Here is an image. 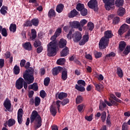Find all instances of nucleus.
<instances>
[{
	"label": "nucleus",
	"mask_w": 130,
	"mask_h": 130,
	"mask_svg": "<svg viewBox=\"0 0 130 130\" xmlns=\"http://www.w3.org/2000/svg\"><path fill=\"white\" fill-rule=\"evenodd\" d=\"M61 33V28L60 27H58L54 35L52 36L50 38V40H52V42H50L47 45V55L48 56H55L56 55V48H57V44L55 40Z\"/></svg>",
	"instance_id": "obj_1"
},
{
	"label": "nucleus",
	"mask_w": 130,
	"mask_h": 130,
	"mask_svg": "<svg viewBox=\"0 0 130 130\" xmlns=\"http://www.w3.org/2000/svg\"><path fill=\"white\" fill-rule=\"evenodd\" d=\"M33 122L35 124L34 127L36 129L39 128L42 125V120L41 117L36 111H34L30 116V123H33Z\"/></svg>",
	"instance_id": "obj_2"
},
{
	"label": "nucleus",
	"mask_w": 130,
	"mask_h": 130,
	"mask_svg": "<svg viewBox=\"0 0 130 130\" xmlns=\"http://www.w3.org/2000/svg\"><path fill=\"white\" fill-rule=\"evenodd\" d=\"M74 31V29H71L69 34L67 35V38L68 39L73 38L74 42H79L82 39V34L79 31H76L73 35Z\"/></svg>",
	"instance_id": "obj_3"
},
{
	"label": "nucleus",
	"mask_w": 130,
	"mask_h": 130,
	"mask_svg": "<svg viewBox=\"0 0 130 130\" xmlns=\"http://www.w3.org/2000/svg\"><path fill=\"white\" fill-rule=\"evenodd\" d=\"M33 74V71H26L23 74V78L28 84H32L34 82V76Z\"/></svg>",
	"instance_id": "obj_4"
},
{
	"label": "nucleus",
	"mask_w": 130,
	"mask_h": 130,
	"mask_svg": "<svg viewBox=\"0 0 130 130\" xmlns=\"http://www.w3.org/2000/svg\"><path fill=\"white\" fill-rule=\"evenodd\" d=\"M109 101H110V102L106 100H105V103L101 101L99 107L100 110H101V111H103V110H104L105 107H106V104H107L108 106H112V105H118V104L117 103V102H116V101H114L110 99H109Z\"/></svg>",
	"instance_id": "obj_5"
},
{
	"label": "nucleus",
	"mask_w": 130,
	"mask_h": 130,
	"mask_svg": "<svg viewBox=\"0 0 130 130\" xmlns=\"http://www.w3.org/2000/svg\"><path fill=\"white\" fill-rule=\"evenodd\" d=\"M109 40L105 38V37H102L100 40L99 46L100 49H105L107 46H108V43Z\"/></svg>",
	"instance_id": "obj_6"
},
{
	"label": "nucleus",
	"mask_w": 130,
	"mask_h": 130,
	"mask_svg": "<svg viewBox=\"0 0 130 130\" xmlns=\"http://www.w3.org/2000/svg\"><path fill=\"white\" fill-rule=\"evenodd\" d=\"M105 8L107 11L114 9V0H103Z\"/></svg>",
	"instance_id": "obj_7"
},
{
	"label": "nucleus",
	"mask_w": 130,
	"mask_h": 130,
	"mask_svg": "<svg viewBox=\"0 0 130 130\" xmlns=\"http://www.w3.org/2000/svg\"><path fill=\"white\" fill-rule=\"evenodd\" d=\"M88 7L96 12L98 10V2L96 0H90L88 3Z\"/></svg>",
	"instance_id": "obj_8"
},
{
	"label": "nucleus",
	"mask_w": 130,
	"mask_h": 130,
	"mask_svg": "<svg viewBox=\"0 0 130 130\" xmlns=\"http://www.w3.org/2000/svg\"><path fill=\"white\" fill-rule=\"evenodd\" d=\"M24 86V79L20 77L15 83V87L17 89V90H21L22 88H23Z\"/></svg>",
	"instance_id": "obj_9"
},
{
	"label": "nucleus",
	"mask_w": 130,
	"mask_h": 130,
	"mask_svg": "<svg viewBox=\"0 0 130 130\" xmlns=\"http://www.w3.org/2000/svg\"><path fill=\"white\" fill-rule=\"evenodd\" d=\"M70 26L71 28H75L76 29H78L79 31H82L83 28L82 26L80 25V22L77 21H74L70 22Z\"/></svg>",
	"instance_id": "obj_10"
},
{
	"label": "nucleus",
	"mask_w": 130,
	"mask_h": 130,
	"mask_svg": "<svg viewBox=\"0 0 130 130\" xmlns=\"http://www.w3.org/2000/svg\"><path fill=\"white\" fill-rule=\"evenodd\" d=\"M23 109L20 108L18 110L17 113V119L18 123L21 124L23 121Z\"/></svg>",
	"instance_id": "obj_11"
},
{
	"label": "nucleus",
	"mask_w": 130,
	"mask_h": 130,
	"mask_svg": "<svg viewBox=\"0 0 130 130\" xmlns=\"http://www.w3.org/2000/svg\"><path fill=\"white\" fill-rule=\"evenodd\" d=\"M89 41V34H86L83 37V39L81 41L79 42L80 45H84L86 42Z\"/></svg>",
	"instance_id": "obj_12"
},
{
	"label": "nucleus",
	"mask_w": 130,
	"mask_h": 130,
	"mask_svg": "<svg viewBox=\"0 0 130 130\" xmlns=\"http://www.w3.org/2000/svg\"><path fill=\"white\" fill-rule=\"evenodd\" d=\"M63 71V68L60 67H56L52 70V74L54 76H56L58 74H59L60 72Z\"/></svg>",
	"instance_id": "obj_13"
},
{
	"label": "nucleus",
	"mask_w": 130,
	"mask_h": 130,
	"mask_svg": "<svg viewBox=\"0 0 130 130\" xmlns=\"http://www.w3.org/2000/svg\"><path fill=\"white\" fill-rule=\"evenodd\" d=\"M68 97V93L64 92L57 93L56 94V98H58L60 100H62L63 98Z\"/></svg>",
	"instance_id": "obj_14"
},
{
	"label": "nucleus",
	"mask_w": 130,
	"mask_h": 130,
	"mask_svg": "<svg viewBox=\"0 0 130 130\" xmlns=\"http://www.w3.org/2000/svg\"><path fill=\"white\" fill-rule=\"evenodd\" d=\"M4 105L6 109L9 111L10 109H11V101H10L9 99H6V100L4 103Z\"/></svg>",
	"instance_id": "obj_15"
},
{
	"label": "nucleus",
	"mask_w": 130,
	"mask_h": 130,
	"mask_svg": "<svg viewBox=\"0 0 130 130\" xmlns=\"http://www.w3.org/2000/svg\"><path fill=\"white\" fill-rule=\"evenodd\" d=\"M113 36V35L111 30H107L105 32V36L103 37H105L106 39H108V40H109V39L112 38Z\"/></svg>",
	"instance_id": "obj_16"
},
{
	"label": "nucleus",
	"mask_w": 130,
	"mask_h": 130,
	"mask_svg": "<svg viewBox=\"0 0 130 130\" xmlns=\"http://www.w3.org/2000/svg\"><path fill=\"white\" fill-rule=\"evenodd\" d=\"M126 46V43L124 41H121L119 45V49L120 51H123L125 49Z\"/></svg>",
	"instance_id": "obj_17"
},
{
	"label": "nucleus",
	"mask_w": 130,
	"mask_h": 130,
	"mask_svg": "<svg viewBox=\"0 0 130 130\" xmlns=\"http://www.w3.org/2000/svg\"><path fill=\"white\" fill-rule=\"evenodd\" d=\"M69 48L66 47L64 49L62 50L60 52V56L61 57H64V56H67L69 54Z\"/></svg>",
	"instance_id": "obj_18"
},
{
	"label": "nucleus",
	"mask_w": 130,
	"mask_h": 130,
	"mask_svg": "<svg viewBox=\"0 0 130 130\" xmlns=\"http://www.w3.org/2000/svg\"><path fill=\"white\" fill-rule=\"evenodd\" d=\"M61 79L63 81H66L68 79V71L66 69H63L62 71Z\"/></svg>",
	"instance_id": "obj_19"
},
{
	"label": "nucleus",
	"mask_w": 130,
	"mask_h": 130,
	"mask_svg": "<svg viewBox=\"0 0 130 130\" xmlns=\"http://www.w3.org/2000/svg\"><path fill=\"white\" fill-rule=\"evenodd\" d=\"M23 46L24 47V49H26V50H32V45H31V43L30 42H26L25 43Z\"/></svg>",
	"instance_id": "obj_20"
},
{
	"label": "nucleus",
	"mask_w": 130,
	"mask_h": 130,
	"mask_svg": "<svg viewBox=\"0 0 130 130\" xmlns=\"http://www.w3.org/2000/svg\"><path fill=\"white\" fill-rule=\"evenodd\" d=\"M116 55V54L113 52H111L110 53L107 54L105 56L106 59H108L109 60V59H112L113 57H114Z\"/></svg>",
	"instance_id": "obj_21"
},
{
	"label": "nucleus",
	"mask_w": 130,
	"mask_h": 130,
	"mask_svg": "<svg viewBox=\"0 0 130 130\" xmlns=\"http://www.w3.org/2000/svg\"><path fill=\"white\" fill-rule=\"evenodd\" d=\"M67 45V40L63 39H61L59 42V46L60 48H63Z\"/></svg>",
	"instance_id": "obj_22"
},
{
	"label": "nucleus",
	"mask_w": 130,
	"mask_h": 130,
	"mask_svg": "<svg viewBox=\"0 0 130 130\" xmlns=\"http://www.w3.org/2000/svg\"><path fill=\"white\" fill-rule=\"evenodd\" d=\"M77 15H78V12H77V10H76L75 9H73L70 12V13H69L68 17L69 18H74L76 17Z\"/></svg>",
	"instance_id": "obj_23"
},
{
	"label": "nucleus",
	"mask_w": 130,
	"mask_h": 130,
	"mask_svg": "<svg viewBox=\"0 0 130 130\" xmlns=\"http://www.w3.org/2000/svg\"><path fill=\"white\" fill-rule=\"evenodd\" d=\"M125 13V9L122 7L119 8L117 11V14L118 16H120L121 17H122L123 15H124Z\"/></svg>",
	"instance_id": "obj_24"
},
{
	"label": "nucleus",
	"mask_w": 130,
	"mask_h": 130,
	"mask_svg": "<svg viewBox=\"0 0 130 130\" xmlns=\"http://www.w3.org/2000/svg\"><path fill=\"white\" fill-rule=\"evenodd\" d=\"M28 89L37 91L38 90V85L36 83H33V84L29 85Z\"/></svg>",
	"instance_id": "obj_25"
},
{
	"label": "nucleus",
	"mask_w": 130,
	"mask_h": 130,
	"mask_svg": "<svg viewBox=\"0 0 130 130\" xmlns=\"http://www.w3.org/2000/svg\"><path fill=\"white\" fill-rule=\"evenodd\" d=\"M123 3H124V0H116L115 5L116 7H122V6H123Z\"/></svg>",
	"instance_id": "obj_26"
},
{
	"label": "nucleus",
	"mask_w": 130,
	"mask_h": 130,
	"mask_svg": "<svg viewBox=\"0 0 130 130\" xmlns=\"http://www.w3.org/2000/svg\"><path fill=\"white\" fill-rule=\"evenodd\" d=\"M64 6L62 4H59L57 6L56 8V11L57 13H60L62 11H63Z\"/></svg>",
	"instance_id": "obj_27"
},
{
	"label": "nucleus",
	"mask_w": 130,
	"mask_h": 130,
	"mask_svg": "<svg viewBox=\"0 0 130 130\" xmlns=\"http://www.w3.org/2000/svg\"><path fill=\"white\" fill-rule=\"evenodd\" d=\"M50 112L51 113V114H52V115L53 116H55V115H56V107L52 106L50 109Z\"/></svg>",
	"instance_id": "obj_28"
},
{
	"label": "nucleus",
	"mask_w": 130,
	"mask_h": 130,
	"mask_svg": "<svg viewBox=\"0 0 130 130\" xmlns=\"http://www.w3.org/2000/svg\"><path fill=\"white\" fill-rule=\"evenodd\" d=\"M7 11H8V7L7 6H3L1 8L0 12L2 15H6L7 13Z\"/></svg>",
	"instance_id": "obj_29"
},
{
	"label": "nucleus",
	"mask_w": 130,
	"mask_h": 130,
	"mask_svg": "<svg viewBox=\"0 0 130 130\" xmlns=\"http://www.w3.org/2000/svg\"><path fill=\"white\" fill-rule=\"evenodd\" d=\"M10 31L13 32V33L15 32L16 30H17V25L15 24H11L9 27Z\"/></svg>",
	"instance_id": "obj_30"
},
{
	"label": "nucleus",
	"mask_w": 130,
	"mask_h": 130,
	"mask_svg": "<svg viewBox=\"0 0 130 130\" xmlns=\"http://www.w3.org/2000/svg\"><path fill=\"white\" fill-rule=\"evenodd\" d=\"M64 62H66V59L64 58H59L57 60V64H59V66L64 64Z\"/></svg>",
	"instance_id": "obj_31"
},
{
	"label": "nucleus",
	"mask_w": 130,
	"mask_h": 130,
	"mask_svg": "<svg viewBox=\"0 0 130 130\" xmlns=\"http://www.w3.org/2000/svg\"><path fill=\"white\" fill-rule=\"evenodd\" d=\"M31 24L37 27L39 24V20L37 18H34L31 20Z\"/></svg>",
	"instance_id": "obj_32"
},
{
	"label": "nucleus",
	"mask_w": 130,
	"mask_h": 130,
	"mask_svg": "<svg viewBox=\"0 0 130 130\" xmlns=\"http://www.w3.org/2000/svg\"><path fill=\"white\" fill-rule=\"evenodd\" d=\"M76 9L78 11H79L80 12L82 11V10H84L85 9V8L84 7V4L79 3L77 5Z\"/></svg>",
	"instance_id": "obj_33"
},
{
	"label": "nucleus",
	"mask_w": 130,
	"mask_h": 130,
	"mask_svg": "<svg viewBox=\"0 0 130 130\" xmlns=\"http://www.w3.org/2000/svg\"><path fill=\"white\" fill-rule=\"evenodd\" d=\"M13 72L15 75H19L20 74V67L18 66H15L13 69Z\"/></svg>",
	"instance_id": "obj_34"
},
{
	"label": "nucleus",
	"mask_w": 130,
	"mask_h": 130,
	"mask_svg": "<svg viewBox=\"0 0 130 130\" xmlns=\"http://www.w3.org/2000/svg\"><path fill=\"white\" fill-rule=\"evenodd\" d=\"M75 89L80 92H84V91H85V87H84V86H82L81 85L79 86L78 84L75 85Z\"/></svg>",
	"instance_id": "obj_35"
},
{
	"label": "nucleus",
	"mask_w": 130,
	"mask_h": 130,
	"mask_svg": "<svg viewBox=\"0 0 130 130\" xmlns=\"http://www.w3.org/2000/svg\"><path fill=\"white\" fill-rule=\"evenodd\" d=\"M54 16H55V11L53 9H50L48 12V17L51 18V17H54Z\"/></svg>",
	"instance_id": "obj_36"
},
{
	"label": "nucleus",
	"mask_w": 130,
	"mask_h": 130,
	"mask_svg": "<svg viewBox=\"0 0 130 130\" xmlns=\"http://www.w3.org/2000/svg\"><path fill=\"white\" fill-rule=\"evenodd\" d=\"M117 74L119 78H122V77H123L122 70L120 68L117 69Z\"/></svg>",
	"instance_id": "obj_37"
},
{
	"label": "nucleus",
	"mask_w": 130,
	"mask_h": 130,
	"mask_svg": "<svg viewBox=\"0 0 130 130\" xmlns=\"http://www.w3.org/2000/svg\"><path fill=\"white\" fill-rule=\"evenodd\" d=\"M76 104H80L83 102V97L81 95H78L76 99Z\"/></svg>",
	"instance_id": "obj_38"
},
{
	"label": "nucleus",
	"mask_w": 130,
	"mask_h": 130,
	"mask_svg": "<svg viewBox=\"0 0 130 130\" xmlns=\"http://www.w3.org/2000/svg\"><path fill=\"white\" fill-rule=\"evenodd\" d=\"M16 123V121L14 119H10L8 122V125L9 127L13 126Z\"/></svg>",
	"instance_id": "obj_39"
},
{
	"label": "nucleus",
	"mask_w": 130,
	"mask_h": 130,
	"mask_svg": "<svg viewBox=\"0 0 130 130\" xmlns=\"http://www.w3.org/2000/svg\"><path fill=\"white\" fill-rule=\"evenodd\" d=\"M129 52H130V45H128L126 47L124 51L123 52V54H124L125 55H127V54H128V53Z\"/></svg>",
	"instance_id": "obj_40"
},
{
	"label": "nucleus",
	"mask_w": 130,
	"mask_h": 130,
	"mask_svg": "<svg viewBox=\"0 0 130 130\" xmlns=\"http://www.w3.org/2000/svg\"><path fill=\"white\" fill-rule=\"evenodd\" d=\"M95 87L97 91H99V92H100L103 89V85L102 84H94Z\"/></svg>",
	"instance_id": "obj_41"
},
{
	"label": "nucleus",
	"mask_w": 130,
	"mask_h": 130,
	"mask_svg": "<svg viewBox=\"0 0 130 130\" xmlns=\"http://www.w3.org/2000/svg\"><path fill=\"white\" fill-rule=\"evenodd\" d=\"M94 55L95 58H100L102 56V53L98 51H94Z\"/></svg>",
	"instance_id": "obj_42"
},
{
	"label": "nucleus",
	"mask_w": 130,
	"mask_h": 130,
	"mask_svg": "<svg viewBox=\"0 0 130 130\" xmlns=\"http://www.w3.org/2000/svg\"><path fill=\"white\" fill-rule=\"evenodd\" d=\"M86 23H88V21H87V20L86 19H82L80 21V22H79V24L81 27H82V29H83V27H84V26L86 25Z\"/></svg>",
	"instance_id": "obj_43"
},
{
	"label": "nucleus",
	"mask_w": 130,
	"mask_h": 130,
	"mask_svg": "<svg viewBox=\"0 0 130 130\" xmlns=\"http://www.w3.org/2000/svg\"><path fill=\"white\" fill-rule=\"evenodd\" d=\"M87 27L88 30L92 31L93 29H94V24L91 22H89L87 24Z\"/></svg>",
	"instance_id": "obj_44"
},
{
	"label": "nucleus",
	"mask_w": 130,
	"mask_h": 130,
	"mask_svg": "<svg viewBox=\"0 0 130 130\" xmlns=\"http://www.w3.org/2000/svg\"><path fill=\"white\" fill-rule=\"evenodd\" d=\"M41 100L39 97L37 96L35 98V106H39V104H40Z\"/></svg>",
	"instance_id": "obj_45"
},
{
	"label": "nucleus",
	"mask_w": 130,
	"mask_h": 130,
	"mask_svg": "<svg viewBox=\"0 0 130 130\" xmlns=\"http://www.w3.org/2000/svg\"><path fill=\"white\" fill-rule=\"evenodd\" d=\"M31 39H35L36 38V30L34 29H32L31 30Z\"/></svg>",
	"instance_id": "obj_46"
},
{
	"label": "nucleus",
	"mask_w": 130,
	"mask_h": 130,
	"mask_svg": "<svg viewBox=\"0 0 130 130\" xmlns=\"http://www.w3.org/2000/svg\"><path fill=\"white\" fill-rule=\"evenodd\" d=\"M77 83L78 85H80V86H82L83 87H85L86 86V82H85V81L82 80H79L77 81Z\"/></svg>",
	"instance_id": "obj_47"
},
{
	"label": "nucleus",
	"mask_w": 130,
	"mask_h": 130,
	"mask_svg": "<svg viewBox=\"0 0 130 130\" xmlns=\"http://www.w3.org/2000/svg\"><path fill=\"white\" fill-rule=\"evenodd\" d=\"M101 119L103 122L105 121L106 119V112H103L102 113Z\"/></svg>",
	"instance_id": "obj_48"
},
{
	"label": "nucleus",
	"mask_w": 130,
	"mask_h": 130,
	"mask_svg": "<svg viewBox=\"0 0 130 130\" xmlns=\"http://www.w3.org/2000/svg\"><path fill=\"white\" fill-rule=\"evenodd\" d=\"M84 108H85V105L84 104H80L77 107V109L79 112H81Z\"/></svg>",
	"instance_id": "obj_49"
},
{
	"label": "nucleus",
	"mask_w": 130,
	"mask_h": 130,
	"mask_svg": "<svg viewBox=\"0 0 130 130\" xmlns=\"http://www.w3.org/2000/svg\"><path fill=\"white\" fill-rule=\"evenodd\" d=\"M50 82V79L48 77L46 78L44 81V84L45 86H48V85H49Z\"/></svg>",
	"instance_id": "obj_50"
},
{
	"label": "nucleus",
	"mask_w": 130,
	"mask_h": 130,
	"mask_svg": "<svg viewBox=\"0 0 130 130\" xmlns=\"http://www.w3.org/2000/svg\"><path fill=\"white\" fill-rule=\"evenodd\" d=\"M24 27H31L32 26V22L30 21H27L23 24Z\"/></svg>",
	"instance_id": "obj_51"
},
{
	"label": "nucleus",
	"mask_w": 130,
	"mask_h": 130,
	"mask_svg": "<svg viewBox=\"0 0 130 130\" xmlns=\"http://www.w3.org/2000/svg\"><path fill=\"white\" fill-rule=\"evenodd\" d=\"M119 22V18L116 17L113 19V24L115 25Z\"/></svg>",
	"instance_id": "obj_52"
},
{
	"label": "nucleus",
	"mask_w": 130,
	"mask_h": 130,
	"mask_svg": "<svg viewBox=\"0 0 130 130\" xmlns=\"http://www.w3.org/2000/svg\"><path fill=\"white\" fill-rule=\"evenodd\" d=\"M80 13L82 16H87V14H88V11L87 9L84 8L83 10L80 11Z\"/></svg>",
	"instance_id": "obj_53"
},
{
	"label": "nucleus",
	"mask_w": 130,
	"mask_h": 130,
	"mask_svg": "<svg viewBox=\"0 0 130 130\" xmlns=\"http://www.w3.org/2000/svg\"><path fill=\"white\" fill-rule=\"evenodd\" d=\"M85 118L87 121H92L93 120V114H91L90 116H86Z\"/></svg>",
	"instance_id": "obj_54"
},
{
	"label": "nucleus",
	"mask_w": 130,
	"mask_h": 130,
	"mask_svg": "<svg viewBox=\"0 0 130 130\" xmlns=\"http://www.w3.org/2000/svg\"><path fill=\"white\" fill-rule=\"evenodd\" d=\"M2 34L4 37H7L8 36V33L7 32V29L6 28H4L2 29Z\"/></svg>",
	"instance_id": "obj_55"
},
{
	"label": "nucleus",
	"mask_w": 130,
	"mask_h": 130,
	"mask_svg": "<svg viewBox=\"0 0 130 130\" xmlns=\"http://www.w3.org/2000/svg\"><path fill=\"white\" fill-rule=\"evenodd\" d=\"M120 27L121 29H122L125 32V31L128 28V26L126 24H124Z\"/></svg>",
	"instance_id": "obj_56"
},
{
	"label": "nucleus",
	"mask_w": 130,
	"mask_h": 130,
	"mask_svg": "<svg viewBox=\"0 0 130 130\" xmlns=\"http://www.w3.org/2000/svg\"><path fill=\"white\" fill-rule=\"evenodd\" d=\"M41 45V42L39 40H37L34 43L35 47H38V46H40Z\"/></svg>",
	"instance_id": "obj_57"
},
{
	"label": "nucleus",
	"mask_w": 130,
	"mask_h": 130,
	"mask_svg": "<svg viewBox=\"0 0 130 130\" xmlns=\"http://www.w3.org/2000/svg\"><path fill=\"white\" fill-rule=\"evenodd\" d=\"M5 66V59H0V69H3Z\"/></svg>",
	"instance_id": "obj_58"
},
{
	"label": "nucleus",
	"mask_w": 130,
	"mask_h": 130,
	"mask_svg": "<svg viewBox=\"0 0 130 130\" xmlns=\"http://www.w3.org/2000/svg\"><path fill=\"white\" fill-rule=\"evenodd\" d=\"M40 95L42 98H45V96H46V93H45V91L41 90L40 93Z\"/></svg>",
	"instance_id": "obj_59"
},
{
	"label": "nucleus",
	"mask_w": 130,
	"mask_h": 130,
	"mask_svg": "<svg viewBox=\"0 0 130 130\" xmlns=\"http://www.w3.org/2000/svg\"><path fill=\"white\" fill-rule=\"evenodd\" d=\"M61 104V102H60V101H57L56 102V104L57 106V108H58V111L59 113V112H60V111L59 110V108L60 107V104Z\"/></svg>",
	"instance_id": "obj_60"
},
{
	"label": "nucleus",
	"mask_w": 130,
	"mask_h": 130,
	"mask_svg": "<svg viewBox=\"0 0 130 130\" xmlns=\"http://www.w3.org/2000/svg\"><path fill=\"white\" fill-rule=\"evenodd\" d=\"M127 123H123L122 126V130H127Z\"/></svg>",
	"instance_id": "obj_61"
},
{
	"label": "nucleus",
	"mask_w": 130,
	"mask_h": 130,
	"mask_svg": "<svg viewBox=\"0 0 130 130\" xmlns=\"http://www.w3.org/2000/svg\"><path fill=\"white\" fill-rule=\"evenodd\" d=\"M43 50V47H42V46L39 47L37 49V51L38 53H41V52H42Z\"/></svg>",
	"instance_id": "obj_62"
},
{
	"label": "nucleus",
	"mask_w": 130,
	"mask_h": 130,
	"mask_svg": "<svg viewBox=\"0 0 130 130\" xmlns=\"http://www.w3.org/2000/svg\"><path fill=\"white\" fill-rule=\"evenodd\" d=\"M68 103H69V99H68L63 100L61 102V104L63 106L66 105V104H68Z\"/></svg>",
	"instance_id": "obj_63"
},
{
	"label": "nucleus",
	"mask_w": 130,
	"mask_h": 130,
	"mask_svg": "<svg viewBox=\"0 0 130 130\" xmlns=\"http://www.w3.org/2000/svg\"><path fill=\"white\" fill-rule=\"evenodd\" d=\"M124 115L125 117H129L130 116V112L127 111L124 113Z\"/></svg>",
	"instance_id": "obj_64"
}]
</instances>
